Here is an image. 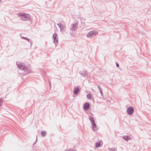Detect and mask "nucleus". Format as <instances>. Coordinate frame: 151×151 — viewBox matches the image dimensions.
Masks as SVG:
<instances>
[{"label": "nucleus", "instance_id": "obj_1", "mask_svg": "<svg viewBox=\"0 0 151 151\" xmlns=\"http://www.w3.org/2000/svg\"><path fill=\"white\" fill-rule=\"evenodd\" d=\"M16 64L19 69L21 70H23L25 72H26L25 74L28 75L32 73V71L30 70L29 68L24 63L22 62L17 61Z\"/></svg>", "mask_w": 151, "mask_h": 151}, {"label": "nucleus", "instance_id": "obj_2", "mask_svg": "<svg viewBox=\"0 0 151 151\" xmlns=\"http://www.w3.org/2000/svg\"><path fill=\"white\" fill-rule=\"evenodd\" d=\"M18 15L20 16L21 20L24 21H28L29 20L30 18V16L29 15L26 13L19 12L18 14Z\"/></svg>", "mask_w": 151, "mask_h": 151}, {"label": "nucleus", "instance_id": "obj_3", "mask_svg": "<svg viewBox=\"0 0 151 151\" xmlns=\"http://www.w3.org/2000/svg\"><path fill=\"white\" fill-rule=\"evenodd\" d=\"M78 23L77 22L72 24L70 27V30L72 32L75 31L78 28Z\"/></svg>", "mask_w": 151, "mask_h": 151}, {"label": "nucleus", "instance_id": "obj_4", "mask_svg": "<svg viewBox=\"0 0 151 151\" xmlns=\"http://www.w3.org/2000/svg\"><path fill=\"white\" fill-rule=\"evenodd\" d=\"M98 32L95 31L93 30L89 32L86 35V37L88 38H91L93 37L94 36L97 35Z\"/></svg>", "mask_w": 151, "mask_h": 151}, {"label": "nucleus", "instance_id": "obj_5", "mask_svg": "<svg viewBox=\"0 0 151 151\" xmlns=\"http://www.w3.org/2000/svg\"><path fill=\"white\" fill-rule=\"evenodd\" d=\"M52 37L53 39V42L55 44V46H56V44L58 42V37L57 34L54 33L52 35Z\"/></svg>", "mask_w": 151, "mask_h": 151}, {"label": "nucleus", "instance_id": "obj_6", "mask_svg": "<svg viewBox=\"0 0 151 151\" xmlns=\"http://www.w3.org/2000/svg\"><path fill=\"white\" fill-rule=\"evenodd\" d=\"M134 108L132 106L129 107L127 109V114L129 115L132 114L134 112Z\"/></svg>", "mask_w": 151, "mask_h": 151}, {"label": "nucleus", "instance_id": "obj_7", "mask_svg": "<svg viewBox=\"0 0 151 151\" xmlns=\"http://www.w3.org/2000/svg\"><path fill=\"white\" fill-rule=\"evenodd\" d=\"M79 74L83 77H85L88 75V72L86 70H83L79 72Z\"/></svg>", "mask_w": 151, "mask_h": 151}, {"label": "nucleus", "instance_id": "obj_8", "mask_svg": "<svg viewBox=\"0 0 151 151\" xmlns=\"http://www.w3.org/2000/svg\"><path fill=\"white\" fill-rule=\"evenodd\" d=\"M91 124L92 125V129L93 131H96L98 130L95 121L91 123Z\"/></svg>", "mask_w": 151, "mask_h": 151}, {"label": "nucleus", "instance_id": "obj_9", "mask_svg": "<svg viewBox=\"0 0 151 151\" xmlns=\"http://www.w3.org/2000/svg\"><path fill=\"white\" fill-rule=\"evenodd\" d=\"M83 109L85 110L89 109L90 107V104L88 102L85 103L83 105Z\"/></svg>", "mask_w": 151, "mask_h": 151}, {"label": "nucleus", "instance_id": "obj_10", "mask_svg": "<svg viewBox=\"0 0 151 151\" xmlns=\"http://www.w3.org/2000/svg\"><path fill=\"white\" fill-rule=\"evenodd\" d=\"M80 92V89L78 87H75L73 90V93L75 95H77Z\"/></svg>", "mask_w": 151, "mask_h": 151}, {"label": "nucleus", "instance_id": "obj_11", "mask_svg": "<svg viewBox=\"0 0 151 151\" xmlns=\"http://www.w3.org/2000/svg\"><path fill=\"white\" fill-rule=\"evenodd\" d=\"M21 38L22 39H25V40H27V41H28L29 42L31 46H32V42L30 40L29 38H28L27 37H21Z\"/></svg>", "mask_w": 151, "mask_h": 151}, {"label": "nucleus", "instance_id": "obj_12", "mask_svg": "<svg viewBox=\"0 0 151 151\" xmlns=\"http://www.w3.org/2000/svg\"><path fill=\"white\" fill-rule=\"evenodd\" d=\"M60 31H61L62 30H64V31H65V27L63 25V24H61L59 27Z\"/></svg>", "mask_w": 151, "mask_h": 151}, {"label": "nucleus", "instance_id": "obj_13", "mask_svg": "<svg viewBox=\"0 0 151 151\" xmlns=\"http://www.w3.org/2000/svg\"><path fill=\"white\" fill-rule=\"evenodd\" d=\"M123 139L126 141H127L129 140L130 139V138L128 135L124 136L123 137Z\"/></svg>", "mask_w": 151, "mask_h": 151}, {"label": "nucleus", "instance_id": "obj_14", "mask_svg": "<svg viewBox=\"0 0 151 151\" xmlns=\"http://www.w3.org/2000/svg\"><path fill=\"white\" fill-rule=\"evenodd\" d=\"M89 119L91 123L95 121L94 118L91 116H89Z\"/></svg>", "mask_w": 151, "mask_h": 151}, {"label": "nucleus", "instance_id": "obj_15", "mask_svg": "<svg viewBox=\"0 0 151 151\" xmlns=\"http://www.w3.org/2000/svg\"><path fill=\"white\" fill-rule=\"evenodd\" d=\"M100 146V141H99L98 142H96V143L95 147L96 148L99 147Z\"/></svg>", "mask_w": 151, "mask_h": 151}, {"label": "nucleus", "instance_id": "obj_16", "mask_svg": "<svg viewBox=\"0 0 151 151\" xmlns=\"http://www.w3.org/2000/svg\"><path fill=\"white\" fill-rule=\"evenodd\" d=\"M97 86L98 88L99 89V91H100V93L102 94L103 92H102V89H101V87H100V86L99 85H97Z\"/></svg>", "mask_w": 151, "mask_h": 151}, {"label": "nucleus", "instance_id": "obj_17", "mask_svg": "<svg viewBox=\"0 0 151 151\" xmlns=\"http://www.w3.org/2000/svg\"><path fill=\"white\" fill-rule=\"evenodd\" d=\"M46 134V133L45 131H42L41 132V135L42 137H44Z\"/></svg>", "mask_w": 151, "mask_h": 151}, {"label": "nucleus", "instance_id": "obj_18", "mask_svg": "<svg viewBox=\"0 0 151 151\" xmlns=\"http://www.w3.org/2000/svg\"><path fill=\"white\" fill-rule=\"evenodd\" d=\"M92 97V96L91 94H88L87 95V97L88 99H91Z\"/></svg>", "mask_w": 151, "mask_h": 151}, {"label": "nucleus", "instance_id": "obj_19", "mask_svg": "<svg viewBox=\"0 0 151 151\" xmlns=\"http://www.w3.org/2000/svg\"><path fill=\"white\" fill-rule=\"evenodd\" d=\"M108 149L110 151H113L114 150V148L112 147V148H108Z\"/></svg>", "mask_w": 151, "mask_h": 151}, {"label": "nucleus", "instance_id": "obj_20", "mask_svg": "<svg viewBox=\"0 0 151 151\" xmlns=\"http://www.w3.org/2000/svg\"><path fill=\"white\" fill-rule=\"evenodd\" d=\"M37 135H36V140L35 141V142L33 144V145H35V144L37 143Z\"/></svg>", "mask_w": 151, "mask_h": 151}, {"label": "nucleus", "instance_id": "obj_21", "mask_svg": "<svg viewBox=\"0 0 151 151\" xmlns=\"http://www.w3.org/2000/svg\"><path fill=\"white\" fill-rule=\"evenodd\" d=\"M3 100L2 99L0 98V106L2 104V101Z\"/></svg>", "mask_w": 151, "mask_h": 151}, {"label": "nucleus", "instance_id": "obj_22", "mask_svg": "<svg viewBox=\"0 0 151 151\" xmlns=\"http://www.w3.org/2000/svg\"><path fill=\"white\" fill-rule=\"evenodd\" d=\"M67 151H76L74 149H69Z\"/></svg>", "mask_w": 151, "mask_h": 151}, {"label": "nucleus", "instance_id": "obj_23", "mask_svg": "<svg viewBox=\"0 0 151 151\" xmlns=\"http://www.w3.org/2000/svg\"><path fill=\"white\" fill-rule=\"evenodd\" d=\"M116 65L117 67H119V64L118 63H116Z\"/></svg>", "mask_w": 151, "mask_h": 151}, {"label": "nucleus", "instance_id": "obj_24", "mask_svg": "<svg viewBox=\"0 0 151 151\" xmlns=\"http://www.w3.org/2000/svg\"><path fill=\"white\" fill-rule=\"evenodd\" d=\"M62 24L61 23H57V25H58L59 27V26L61 25V24Z\"/></svg>", "mask_w": 151, "mask_h": 151}, {"label": "nucleus", "instance_id": "obj_25", "mask_svg": "<svg viewBox=\"0 0 151 151\" xmlns=\"http://www.w3.org/2000/svg\"><path fill=\"white\" fill-rule=\"evenodd\" d=\"M48 82H49V84L50 85L51 84V82H50V81H48Z\"/></svg>", "mask_w": 151, "mask_h": 151}, {"label": "nucleus", "instance_id": "obj_26", "mask_svg": "<svg viewBox=\"0 0 151 151\" xmlns=\"http://www.w3.org/2000/svg\"><path fill=\"white\" fill-rule=\"evenodd\" d=\"M101 94V96L103 97V93H102V94Z\"/></svg>", "mask_w": 151, "mask_h": 151}, {"label": "nucleus", "instance_id": "obj_27", "mask_svg": "<svg viewBox=\"0 0 151 151\" xmlns=\"http://www.w3.org/2000/svg\"><path fill=\"white\" fill-rule=\"evenodd\" d=\"M101 94V96L103 97V93H102V94Z\"/></svg>", "mask_w": 151, "mask_h": 151}, {"label": "nucleus", "instance_id": "obj_28", "mask_svg": "<svg viewBox=\"0 0 151 151\" xmlns=\"http://www.w3.org/2000/svg\"><path fill=\"white\" fill-rule=\"evenodd\" d=\"M1 2V0H0V2Z\"/></svg>", "mask_w": 151, "mask_h": 151}]
</instances>
